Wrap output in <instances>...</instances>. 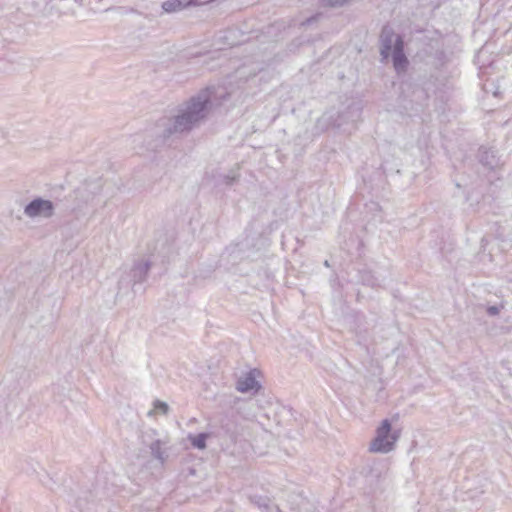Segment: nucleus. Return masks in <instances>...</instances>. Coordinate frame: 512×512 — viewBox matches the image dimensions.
Returning <instances> with one entry per match:
<instances>
[{"mask_svg":"<svg viewBox=\"0 0 512 512\" xmlns=\"http://www.w3.org/2000/svg\"><path fill=\"white\" fill-rule=\"evenodd\" d=\"M228 97L224 87H207L187 101L181 103L175 114L161 119L157 127L160 135L171 136L189 133L199 127L210 115L212 109L222 104Z\"/></svg>","mask_w":512,"mask_h":512,"instance_id":"nucleus-1","label":"nucleus"},{"mask_svg":"<svg viewBox=\"0 0 512 512\" xmlns=\"http://www.w3.org/2000/svg\"><path fill=\"white\" fill-rule=\"evenodd\" d=\"M228 97L224 87H207L187 101L181 103L175 114L161 119L157 127L160 135L171 136L189 133L199 127L210 115L212 109L222 104Z\"/></svg>","mask_w":512,"mask_h":512,"instance_id":"nucleus-2","label":"nucleus"},{"mask_svg":"<svg viewBox=\"0 0 512 512\" xmlns=\"http://www.w3.org/2000/svg\"><path fill=\"white\" fill-rule=\"evenodd\" d=\"M228 97L224 87H207L187 101L181 103L175 114L161 119L157 127L160 135L171 136L189 133L199 127L210 115L212 109L222 104Z\"/></svg>","mask_w":512,"mask_h":512,"instance_id":"nucleus-3","label":"nucleus"},{"mask_svg":"<svg viewBox=\"0 0 512 512\" xmlns=\"http://www.w3.org/2000/svg\"><path fill=\"white\" fill-rule=\"evenodd\" d=\"M101 189L102 185L99 181H90L79 186L74 191L73 211L77 215L84 213L85 209L94 202Z\"/></svg>","mask_w":512,"mask_h":512,"instance_id":"nucleus-4","label":"nucleus"},{"mask_svg":"<svg viewBox=\"0 0 512 512\" xmlns=\"http://www.w3.org/2000/svg\"><path fill=\"white\" fill-rule=\"evenodd\" d=\"M399 438V432L391 431L389 420H383L381 426L377 429L376 437L370 444V451L378 453H388L394 449L395 442Z\"/></svg>","mask_w":512,"mask_h":512,"instance_id":"nucleus-5","label":"nucleus"},{"mask_svg":"<svg viewBox=\"0 0 512 512\" xmlns=\"http://www.w3.org/2000/svg\"><path fill=\"white\" fill-rule=\"evenodd\" d=\"M54 211L53 202L40 197L33 199L24 207V214L29 218H51Z\"/></svg>","mask_w":512,"mask_h":512,"instance_id":"nucleus-6","label":"nucleus"},{"mask_svg":"<svg viewBox=\"0 0 512 512\" xmlns=\"http://www.w3.org/2000/svg\"><path fill=\"white\" fill-rule=\"evenodd\" d=\"M380 54L382 56V61H386L390 54L395 51V47L398 45V42H403L402 38L395 34L392 28L385 26L382 29L380 35Z\"/></svg>","mask_w":512,"mask_h":512,"instance_id":"nucleus-7","label":"nucleus"},{"mask_svg":"<svg viewBox=\"0 0 512 512\" xmlns=\"http://www.w3.org/2000/svg\"><path fill=\"white\" fill-rule=\"evenodd\" d=\"M259 376L260 372L257 369L242 374L237 380L236 389L241 393H256L261 388Z\"/></svg>","mask_w":512,"mask_h":512,"instance_id":"nucleus-8","label":"nucleus"},{"mask_svg":"<svg viewBox=\"0 0 512 512\" xmlns=\"http://www.w3.org/2000/svg\"><path fill=\"white\" fill-rule=\"evenodd\" d=\"M393 66L397 73L405 72L408 66V59L404 54L403 42H398L395 51L392 52Z\"/></svg>","mask_w":512,"mask_h":512,"instance_id":"nucleus-9","label":"nucleus"},{"mask_svg":"<svg viewBox=\"0 0 512 512\" xmlns=\"http://www.w3.org/2000/svg\"><path fill=\"white\" fill-rule=\"evenodd\" d=\"M192 5H198L197 0H189L188 2L183 0H167L162 3V8L167 13H173Z\"/></svg>","mask_w":512,"mask_h":512,"instance_id":"nucleus-10","label":"nucleus"},{"mask_svg":"<svg viewBox=\"0 0 512 512\" xmlns=\"http://www.w3.org/2000/svg\"><path fill=\"white\" fill-rule=\"evenodd\" d=\"M480 162L489 169H495L499 166V158L492 149H484L481 151Z\"/></svg>","mask_w":512,"mask_h":512,"instance_id":"nucleus-11","label":"nucleus"},{"mask_svg":"<svg viewBox=\"0 0 512 512\" xmlns=\"http://www.w3.org/2000/svg\"><path fill=\"white\" fill-rule=\"evenodd\" d=\"M224 428L231 437H242L247 432V427L241 419H239V424L237 422L227 423Z\"/></svg>","mask_w":512,"mask_h":512,"instance_id":"nucleus-12","label":"nucleus"},{"mask_svg":"<svg viewBox=\"0 0 512 512\" xmlns=\"http://www.w3.org/2000/svg\"><path fill=\"white\" fill-rule=\"evenodd\" d=\"M150 264L148 262H141L133 268V277L136 281H143L149 270Z\"/></svg>","mask_w":512,"mask_h":512,"instance_id":"nucleus-13","label":"nucleus"},{"mask_svg":"<svg viewBox=\"0 0 512 512\" xmlns=\"http://www.w3.org/2000/svg\"><path fill=\"white\" fill-rule=\"evenodd\" d=\"M208 437L209 434L200 433L198 435H189L188 439L195 448L203 450L206 448V440Z\"/></svg>","mask_w":512,"mask_h":512,"instance_id":"nucleus-14","label":"nucleus"},{"mask_svg":"<svg viewBox=\"0 0 512 512\" xmlns=\"http://www.w3.org/2000/svg\"><path fill=\"white\" fill-rule=\"evenodd\" d=\"M150 449H151V453H152V455H153L155 458H157V459H159V460H161V461H163V460H164V454H165V452H164V451L162 450V448H161V442H160V441H155V442H153V443L151 444V446H150Z\"/></svg>","mask_w":512,"mask_h":512,"instance_id":"nucleus-15","label":"nucleus"},{"mask_svg":"<svg viewBox=\"0 0 512 512\" xmlns=\"http://www.w3.org/2000/svg\"><path fill=\"white\" fill-rule=\"evenodd\" d=\"M154 411L162 414H167L169 411V406L166 402L157 400L154 402Z\"/></svg>","mask_w":512,"mask_h":512,"instance_id":"nucleus-16","label":"nucleus"},{"mask_svg":"<svg viewBox=\"0 0 512 512\" xmlns=\"http://www.w3.org/2000/svg\"><path fill=\"white\" fill-rule=\"evenodd\" d=\"M504 308L503 305H493V306H488L486 311L487 313L490 315V316H496L500 313V311Z\"/></svg>","mask_w":512,"mask_h":512,"instance_id":"nucleus-17","label":"nucleus"},{"mask_svg":"<svg viewBox=\"0 0 512 512\" xmlns=\"http://www.w3.org/2000/svg\"><path fill=\"white\" fill-rule=\"evenodd\" d=\"M324 4L328 6H341L348 2L349 0H321Z\"/></svg>","mask_w":512,"mask_h":512,"instance_id":"nucleus-18","label":"nucleus"},{"mask_svg":"<svg viewBox=\"0 0 512 512\" xmlns=\"http://www.w3.org/2000/svg\"><path fill=\"white\" fill-rule=\"evenodd\" d=\"M227 184H231L233 181H235L236 177H227Z\"/></svg>","mask_w":512,"mask_h":512,"instance_id":"nucleus-19","label":"nucleus"},{"mask_svg":"<svg viewBox=\"0 0 512 512\" xmlns=\"http://www.w3.org/2000/svg\"><path fill=\"white\" fill-rule=\"evenodd\" d=\"M75 2L79 3L80 1L79 0H74Z\"/></svg>","mask_w":512,"mask_h":512,"instance_id":"nucleus-20","label":"nucleus"}]
</instances>
